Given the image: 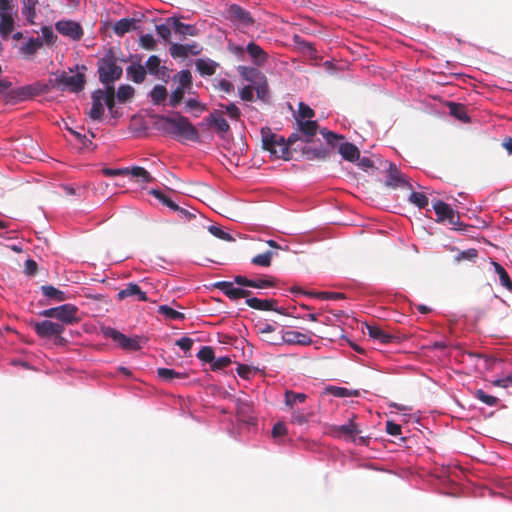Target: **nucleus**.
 <instances>
[{
    "mask_svg": "<svg viewBox=\"0 0 512 512\" xmlns=\"http://www.w3.org/2000/svg\"><path fill=\"white\" fill-rule=\"evenodd\" d=\"M263 148L269 151L276 158L289 160L291 159V151L287 147L286 139L271 131L270 128L261 129Z\"/></svg>",
    "mask_w": 512,
    "mask_h": 512,
    "instance_id": "nucleus-1",
    "label": "nucleus"
},
{
    "mask_svg": "<svg viewBox=\"0 0 512 512\" xmlns=\"http://www.w3.org/2000/svg\"><path fill=\"white\" fill-rule=\"evenodd\" d=\"M166 130L185 140L198 141L199 134L197 129L192 125L188 118L178 115L177 117H164Z\"/></svg>",
    "mask_w": 512,
    "mask_h": 512,
    "instance_id": "nucleus-2",
    "label": "nucleus"
},
{
    "mask_svg": "<svg viewBox=\"0 0 512 512\" xmlns=\"http://www.w3.org/2000/svg\"><path fill=\"white\" fill-rule=\"evenodd\" d=\"M40 315L46 318H54L60 321V324L73 325L80 322L79 309L73 304H63L58 307L45 309Z\"/></svg>",
    "mask_w": 512,
    "mask_h": 512,
    "instance_id": "nucleus-3",
    "label": "nucleus"
},
{
    "mask_svg": "<svg viewBox=\"0 0 512 512\" xmlns=\"http://www.w3.org/2000/svg\"><path fill=\"white\" fill-rule=\"evenodd\" d=\"M122 68L112 52L106 54L98 63L99 80L102 84L114 83L122 76Z\"/></svg>",
    "mask_w": 512,
    "mask_h": 512,
    "instance_id": "nucleus-4",
    "label": "nucleus"
},
{
    "mask_svg": "<svg viewBox=\"0 0 512 512\" xmlns=\"http://www.w3.org/2000/svg\"><path fill=\"white\" fill-rule=\"evenodd\" d=\"M314 333L311 331L299 332L295 330L283 331L280 337H270L266 342L271 345H281L283 343L288 345L309 346L312 344V337Z\"/></svg>",
    "mask_w": 512,
    "mask_h": 512,
    "instance_id": "nucleus-5",
    "label": "nucleus"
},
{
    "mask_svg": "<svg viewBox=\"0 0 512 512\" xmlns=\"http://www.w3.org/2000/svg\"><path fill=\"white\" fill-rule=\"evenodd\" d=\"M36 334L41 338H55L56 344H63L66 340L61 336L65 330L63 324L52 322L50 320H44L41 322H32Z\"/></svg>",
    "mask_w": 512,
    "mask_h": 512,
    "instance_id": "nucleus-6",
    "label": "nucleus"
},
{
    "mask_svg": "<svg viewBox=\"0 0 512 512\" xmlns=\"http://www.w3.org/2000/svg\"><path fill=\"white\" fill-rule=\"evenodd\" d=\"M86 78L83 73H77L69 76L66 73H62L60 76L53 80V87L65 91L69 90L74 93H78L84 89Z\"/></svg>",
    "mask_w": 512,
    "mask_h": 512,
    "instance_id": "nucleus-7",
    "label": "nucleus"
},
{
    "mask_svg": "<svg viewBox=\"0 0 512 512\" xmlns=\"http://www.w3.org/2000/svg\"><path fill=\"white\" fill-rule=\"evenodd\" d=\"M102 333L106 338L112 339L114 342L118 343V345L127 351H138L141 349L138 336L136 337H127L120 331L112 328V327H103Z\"/></svg>",
    "mask_w": 512,
    "mask_h": 512,
    "instance_id": "nucleus-8",
    "label": "nucleus"
},
{
    "mask_svg": "<svg viewBox=\"0 0 512 512\" xmlns=\"http://www.w3.org/2000/svg\"><path fill=\"white\" fill-rule=\"evenodd\" d=\"M433 209L437 216V222H447L454 229H460V216L447 203L438 200L433 203Z\"/></svg>",
    "mask_w": 512,
    "mask_h": 512,
    "instance_id": "nucleus-9",
    "label": "nucleus"
},
{
    "mask_svg": "<svg viewBox=\"0 0 512 512\" xmlns=\"http://www.w3.org/2000/svg\"><path fill=\"white\" fill-rule=\"evenodd\" d=\"M330 433L333 436L341 437V436H349L352 438L354 442L357 441L356 436H358L361 433V430L358 428V425L354 423L352 420L349 421V423L340 425V426H332L330 429ZM358 442L360 444H366L367 439L363 436L358 437Z\"/></svg>",
    "mask_w": 512,
    "mask_h": 512,
    "instance_id": "nucleus-10",
    "label": "nucleus"
},
{
    "mask_svg": "<svg viewBox=\"0 0 512 512\" xmlns=\"http://www.w3.org/2000/svg\"><path fill=\"white\" fill-rule=\"evenodd\" d=\"M228 15L230 20L239 28H249L254 24L251 14L239 5H231L228 9Z\"/></svg>",
    "mask_w": 512,
    "mask_h": 512,
    "instance_id": "nucleus-11",
    "label": "nucleus"
},
{
    "mask_svg": "<svg viewBox=\"0 0 512 512\" xmlns=\"http://www.w3.org/2000/svg\"><path fill=\"white\" fill-rule=\"evenodd\" d=\"M55 28L60 34L67 36L72 40H79L83 36L82 27L74 21H58L55 24Z\"/></svg>",
    "mask_w": 512,
    "mask_h": 512,
    "instance_id": "nucleus-12",
    "label": "nucleus"
},
{
    "mask_svg": "<svg viewBox=\"0 0 512 512\" xmlns=\"http://www.w3.org/2000/svg\"><path fill=\"white\" fill-rule=\"evenodd\" d=\"M92 107L88 112V116L92 120L100 121L104 115V91L102 89H96L92 95Z\"/></svg>",
    "mask_w": 512,
    "mask_h": 512,
    "instance_id": "nucleus-13",
    "label": "nucleus"
},
{
    "mask_svg": "<svg viewBox=\"0 0 512 512\" xmlns=\"http://www.w3.org/2000/svg\"><path fill=\"white\" fill-rule=\"evenodd\" d=\"M234 283L235 282L221 281L215 283L214 286L221 290L231 300H238L251 295V291L235 287Z\"/></svg>",
    "mask_w": 512,
    "mask_h": 512,
    "instance_id": "nucleus-14",
    "label": "nucleus"
},
{
    "mask_svg": "<svg viewBox=\"0 0 512 512\" xmlns=\"http://www.w3.org/2000/svg\"><path fill=\"white\" fill-rule=\"evenodd\" d=\"M234 282L240 286L258 289H264L275 286V278L271 276H266L265 278L252 280L248 279L245 276L237 275L234 277Z\"/></svg>",
    "mask_w": 512,
    "mask_h": 512,
    "instance_id": "nucleus-15",
    "label": "nucleus"
},
{
    "mask_svg": "<svg viewBox=\"0 0 512 512\" xmlns=\"http://www.w3.org/2000/svg\"><path fill=\"white\" fill-rule=\"evenodd\" d=\"M385 185L391 188L405 187L412 188L406 176L402 174L396 165L390 163L388 168V176Z\"/></svg>",
    "mask_w": 512,
    "mask_h": 512,
    "instance_id": "nucleus-16",
    "label": "nucleus"
},
{
    "mask_svg": "<svg viewBox=\"0 0 512 512\" xmlns=\"http://www.w3.org/2000/svg\"><path fill=\"white\" fill-rule=\"evenodd\" d=\"M128 297H135L138 301H148L146 292H144L137 283L130 282L125 288L117 293L118 300H124Z\"/></svg>",
    "mask_w": 512,
    "mask_h": 512,
    "instance_id": "nucleus-17",
    "label": "nucleus"
},
{
    "mask_svg": "<svg viewBox=\"0 0 512 512\" xmlns=\"http://www.w3.org/2000/svg\"><path fill=\"white\" fill-rule=\"evenodd\" d=\"M246 52L251 58L252 63L257 67H262L268 61V54L258 44L250 42L246 46Z\"/></svg>",
    "mask_w": 512,
    "mask_h": 512,
    "instance_id": "nucleus-18",
    "label": "nucleus"
},
{
    "mask_svg": "<svg viewBox=\"0 0 512 512\" xmlns=\"http://www.w3.org/2000/svg\"><path fill=\"white\" fill-rule=\"evenodd\" d=\"M319 125L314 120H297V130L300 132L303 142L309 143L316 135Z\"/></svg>",
    "mask_w": 512,
    "mask_h": 512,
    "instance_id": "nucleus-19",
    "label": "nucleus"
},
{
    "mask_svg": "<svg viewBox=\"0 0 512 512\" xmlns=\"http://www.w3.org/2000/svg\"><path fill=\"white\" fill-rule=\"evenodd\" d=\"M236 414L240 421L250 424L253 423V405L250 401L238 399L236 404Z\"/></svg>",
    "mask_w": 512,
    "mask_h": 512,
    "instance_id": "nucleus-20",
    "label": "nucleus"
},
{
    "mask_svg": "<svg viewBox=\"0 0 512 512\" xmlns=\"http://www.w3.org/2000/svg\"><path fill=\"white\" fill-rule=\"evenodd\" d=\"M218 67L219 63L210 58H199L195 60L196 71L203 77L214 75Z\"/></svg>",
    "mask_w": 512,
    "mask_h": 512,
    "instance_id": "nucleus-21",
    "label": "nucleus"
},
{
    "mask_svg": "<svg viewBox=\"0 0 512 512\" xmlns=\"http://www.w3.org/2000/svg\"><path fill=\"white\" fill-rule=\"evenodd\" d=\"M237 70L242 79L250 82L251 85H255L261 79H265V75L255 67L240 65L238 66Z\"/></svg>",
    "mask_w": 512,
    "mask_h": 512,
    "instance_id": "nucleus-22",
    "label": "nucleus"
},
{
    "mask_svg": "<svg viewBox=\"0 0 512 512\" xmlns=\"http://www.w3.org/2000/svg\"><path fill=\"white\" fill-rule=\"evenodd\" d=\"M366 328L368 335L371 338L378 340L380 343L388 344L393 342L395 339V336L387 333L377 325H367Z\"/></svg>",
    "mask_w": 512,
    "mask_h": 512,
    "instance_id": "nucleus-23",
    "label": "nucleus"
},
{
    "mask_svg": "<svg viewBox=\"0 0 512 512\" xmlns=\"http://www.w3.org/2000/svg\"><path fill=\"white\" fill-rule=\"evenodd\" d=\"M338 151L346 161L355 162L360 158L359 149L350 142L341 143Z\"/></svg>",
    "mask_w": 512,
    "mask_h": 512,
    "instance_id": "nucleus-24",
    "label": "nucleus"
},
{
    "mask_svg": "<svg viewBox=\"0 0 512 512\" xmlns=\"http://www.w3.org/2000/svg\"><path fill=\"white\" fill-rule=\"evenodd\" d=\"M208 124L216 128L217 133L224 134L229 131L230 126L225 118L221 116V112L214 111L207 118Z\"/></svg>",
    "mask_w": 512,
    "mask_h": 512,
    "instance_id": "nucleus-25",
    "label": "nucleus"
},
{
    "mask_svg": "<svg viewBox=\"0 0 512 512\" xmlns=\"http://www.w3.org/2000/svg\"><path fill=\"white\" fill-rule=\"evenodd\" d=\"M136 19L134 18H123L117 21L113 26L114 33L122 37L126 33L136 29Z\"/></svg>",
    "mask_w": 512,
    "mask_h": 512,
    "instance_id": "nucleus-26",
    "label": "nucleus"
},
{
    "mask_svg": "<svg viewBox=\"0 0 512 512\" xmlns=\"http://www.w3.org/2000/svg\"><path fill=\"white\" fill-rule=\"evenodd\" d=\"M168 21H172L174 32L180 36H196L198 34V29L194 25L182 23L176 18H169Z\"/></svg>",
    "mask_w": 512,
    "mask_h": 512,
    "instance_id": "nucleus-27",
    "label": "nucleus"
},
{
    "mask_svg": "<svg viewBox=\"0 0 512 512\" xmlns=\"http://www.w3.org/2000/svg\"><path fill=\"white\" fill-rule=\"evenodd\" d=\"M302 152L308 160H326L330 156V150L323 148V147H320V148L304 147L302 149Z\"/></svg>",
    "mask_w": 512,
    "mask_h": 512,
    "instance_id": "nucleus-28",
    "label": "nucleus"
},
{
    "mask_svg": "<svg viewBox=\"0 0 512 512\" xmlns=\"http://www.w3.org/2000/svg\"><path fill=\"white\" fill-rule=\"evenodd\" d=\"M128 175H131L136 178L138 182L143 184L151 183L155 180L145 168L140 166L128 168Z\"/></svg>",
    "mask_w": 512,
    "mask_h": 512,
    "instance_id": "nucleus-29",
    "label": "nucleus"
},
{
    "mask_svg": "<svg viewBox=\"0 0 512 512\" xmlns=\"http://www.w3.org/2000/svg\"><path fill=\"white\" fill-rule=\"evenodd\" d=\"M41 292L42 294L47 297L48 299L57 301V302H63L67 300L66 294L57 289L56 287L52 285H43L41 286Z\"/></svg>",
    "mask_w": 512,
    "mask_h": 512,
    "instance_id": "nucleus-30",
    "label": "nucleus"
},
{
    "mask_svg": "<svg viewBox=\"0 0 512 512\" xmlns=\"http://www.w3.org/2000/svg\"><path fill=\"white\" fill-rule=\"evenodd\" d=\"M448 107L450 110V114L454 116L456 119L467 123L470 121V118L467 114V110L465 105L455 102L448 103Z\"/></svg>",
    "mask_w": 512,
    "mask_h": 512,
    "instance_id": "nucleus-31",
    "label": "nucleus"
},
{
    "mask_svg": "<svg viewBox=\"0 0 512 512\" xmlns=\"http://www.w3.org/2000/svg\"><path fill=\"white\" fill-rule=\"evenodd\" d=\"M22 14L25 16L26 20L30 24H34V19L36 18V6L38 5V0H22Z\"/></svg>",
    "mask_w": 512,
    "mask_h": 512,
    "instance_id": "nucleus-32",
    "label": "nucleus"
},
{
    "mask_svg": "<svg viewBox=\"0 0 512 512\" xmlns=\"http://www.w3.org/2000/svg\"><path fill=\"white\" fill-rule=\"evenodd\" d=\"M157 375L159 378H161L163 381H166V382H173L175 379L187 378L186 373L177 372V371H175L173 369H169V368H158Z\"/></svg>",
    "mask_w": 512,
    "mask_h": 512,
    "instance_id": "nucleus-33",
    "label": "nucleus"
},
{
    "mask_svg": "<svg viewBox=\"0 0 512 512\" xmlns=\"http://www.w3.org/2000/svg\"><path fill=\"white\" fill-rule=\"evenodd\" d=\"M14 29V20L9 13H1L0 35L8 38Z\"/></svg>",
    "mask_w": 512,
    "mask_h": 512,
    "instance_id": "nucleus-34",
    "label": "nucleus"
},
{
    "mask_svg": "<svg viewBox=\"0 0 512 512\" xmlns=\"http://www.w3.org/2000/svg\"><path fill=\"white\" fill-rule=\"evenodd\" d=\"M307 399V395L304 393H296L291 390L285 392V405L290 409H293L295 405L304 403Z\"/></svg>",
    "mask_w": 512,
    "mask_h": 512,
    "instance_id": "nucleus-35",
    "label": "nucleus"
},
{
    "mask_svg": "<svg viewBox=\"0 0 512 512\" xmlns=\"http://www.w3.org/2000/svg\"><path fill=\"white\" fill-rule=\"evenodd\" d=\"M277 256V252L266 251L258 254L251 259V263L260 267H269L272 263V258Z\"/></svg>",
    "mask_w": 512,
    "mask_h": 512,
    "instance_id": "nucleus-36",
    "label": "nucleus"
},
{
    "mask_svg": "<svg viewBox=\"0 0 512 512\" xmlns=\"http://www.w3.org/2000/svg\"><path fill=\"white\" fill-rule=\"evenodd\" d=\"M127 74L130 76L133 82L142 83L146 77V70L140 64H133L127 68Z\"/></svg>",
    "mask_w": 512,
    "mask_h": 512,
    "instance_id": "nucleus-37",
    "label": "nucleus"
},
{
    "mask_svg": "<svg viewBox=\"0 0 512 512\" xmlns=\"http://www.w3.org/2000/svg\"><path fill=\"white\" fill-rule=\"evenodd\" d=\"M492 264L494 266L495 272L499 276L500 284L508 290H512V281L507 271L497 262H492Z\"/></svg>",
    "mask_w": 512,
    "mask_h": 512,
    "instance_id": "nucleus-38",
    "label": "nucleus"
},
{
    "mask_svg": "<svg viewBox=\"0 0 512 512\" xmlns=\"http://www.w3.org/2000/svg\"><path fill=\"white\" fill-rule=\"evenodd\" d=\"M43 46L40 38H30L28 42L21 47V51L25 55H33Z\"/></svg>",
    "mask_w": 512,
    "mask_h": 512,
    "instance_id": "nucleus-39",
    "label": "nucleus"
},
{
    "mask_svg": "<svg viewBox=\"0 0 512 512\" xmlns=\"http://www.w3.org/2000/svg\"><path fill=\"white\" fill-rule=\"evenodd\" d=\"M154 104L159 105L167 98V89L163 85H156L150 92Z\"/></svg>",
    "mask_w": 512,
    "mask_h": 512,
    "instance_id": "nucleus-40",
    "label": "nucleus"
},
{
    "mask_svg": "<svg viewBox=\"0 0 512 512\" xmlns=\"http://www.w3.org/2000/svg\"><path fill=\"white\" fill-rule=\"evenodd\" d=\"M254 90L256 91L258 99H260L262 101H267L268 96H269V87H268L267 78L265 77V79H261L259 82H257L254 85Z\"/></svg>",
    "mask_w": 512,
    "mask_h": 512,
    "instance_id": "nucleus-41",
    "label": "nucleus"
},
{
    "mask_svg": "<svg viewBox=\"0 0 512 512\" xmlns=\"http://www.w3.org/2000/svg\"><path fill=\"white\" fill-rule=\"evenodd\" d=\"M150 193L155 197L157 198L163 205L169 207L170 209L172 210H177L179 209V206L174 202L172 201L171 198H169L168 196H166L163 192H161L160 190H156V189H153L150 191Z\"/></svg>",
    "mask_w": 512,
    "mask_h": 512,
    "instance_id": "nucleus-42",
    "label": "nucleus"
},
{
    "mask_svg": "<svg viewBox=\"0 0 512 512\" xmlns=\"http://www.w3.org/2000/svg\"><path fill=\"white\" fill-rule=\"evenodd\" d=\"M158 312L172 320H183L185 318L183 313L176 311L167 305L159 306Z\"/></svg>",
    "mask_w": 512,
    "mask_h": 512,
    "instance_id": "nucleus-43",
    "label": "nucleus"
},
{
    "mask_svg": "<svg viewBox=\"0 0 512 512\" xmlns=\"http://www.w3.org/2000/svg\"><path fill=\"white\" fill-rule=\"evenodd\" d=\"M134 95V88L130 85H121L116 93L119 102L124 103Z\"/></svg>",
    "mask_w": 512,
    "mask_h": 512,
    "instance_id": "nucleus-44",
    "label": "nucleus"
},
{
    "mask_svg": "<svg viewBox=\"0 0 512 512\" xmlns=\"http://www.w3.org/2000/svg\"><path fill=\"white\" fill-rule=\"evenodd\" d=\"M477 258H478V250L474 249V248H470V249H467V250L459 252L455 256L454 260L456 262H461V261H464V260L471 261V262H476Z\"/></svg>",
    "mask_w": 512,
    "mask_h": 512,
    "instance_id": "nucleus-45",
    "label": "nucleus"
},
{
    "mask_svg": "<svg viewBox=\"0 0 512 512\" xmlns=\"http://www.w3.org/2000/svg\"><path fill=\"white\" fill-rule=\"evenodd\" d=\"M69 132L75 137L81 148H89L90 145H92V138L95 137L93 133H91L90 137H88L87 135L81 134L73 129H69Z\"/></svg>",
    "mask_w": 512,
    "mask_h": 512,
    "instance_id": "nucleus-46",
    "label": "nucleus"
},
{
    "mask_svg": "<svg viewBox=\"0 0 512 512\" xmlns=\"http://www.w3.org/2000/svg\"><path fill=\"white\" fill-rule=\"evenodd\" d=\"M475 397L488 406H495L499 402L497 397L489 395L481 389L475 391Z\"/></svg>",
    "mask_w": 512,
    "mask_h": 512,
    "instance_id": "nucleus-47",
    "label": "nucleus"
},
{
    "mask_svg": "<svg viewBox=\"0 0 512 512\" xmlns=\"http://www.w3.org/2000/svg\"><path fill=\"white\" fill-rule=\"evenodd\" d=\"M312 416H313L312 412L304 413L299 410H294L292 412L291 422L298 424V425H304L309 422V420Z\"/></svg>",
    "mask_w": 512,
    "mask_h": 512,
    "instance_id": "nucleus-48",
    "label": "nucleus"
},
{
    "mask_svg": "<svg viewBox=\"0 0 512 512\" xmlns=\"http://www.w3.org/2000/svg\"><path fill=\"white\" fill-rule=\"evenodd\" d=\"M208 231L215 236L216 238H219L224 241L232 242L235 241V238L230 235L229 233L223 231L220 227L215 225H210L208 227Z\"/></svg>",
    "mask_w": 512,
    "mask_h": 512,
    "instance_id": "nucleus-49",
    "label": "nucleus"
},
{
    "mask_svg": "<svg viewBox=\"0 0 512 512\" xmlns=\"http://www.w3.org/2000/svg\"><path fill=\"white\" fill-rule=\"evenodd\" d=\"M409 200L419 208H425L429 203L428 197L420 192H412Z\"/></svg>",
    "mask_w": 512,
    "mask_h": 512,
    "instance_id": "nucleus-50",
    "label": "nucleus"
},
{
    "mask_svg": "<svg viewBox=\"0 0 512 512\" xmlns=\"http://www.w3.org/2000/svg\"><path fill=\"white\" fill-rule=\"evenodd\" d=\"M261 311H275L279 314L286 315V311L284 308L277 307V300L274 299H265L262 300Z\"/></svg>",
    "mask_w": 512,
    "mask_h": 512,
    "instance_id": "nucleus-51",
    "label": "nucleus"
},
{
    "mask_svg": "<svg viewBox=\"0 0 512 512\" xmlns=\"http://www.w3.org/2000/svg\"><path fill=\"white\" fill-rule=\"evenodd\" d=\"M258 369L246 364H238L237 374L243 379H250L257 373Z\"/></svg>",
    "mask_w": 512,
    "mask_h": 512,
    "instance_id": "nucleus-52",
    "label": "nucleus"
},
{
    "mask_svg": "<svg viewBox=\"0 0 512 512\" xmlns=\"http://www.w3.org/2000/svg\"><path fill=\"white\" fill-rule=\"evenodd\" d=\"M308 295L325 300L345 299V295L339 292H311Z\"/></svg>",
    "mask_w": 512,
    "mask_h": 512,
    "instance_id": "nucleus-53",
    "label": "nucleus"
},
{
    "mask_svg": "<svg viewBox=\"0 0 512 512\" xmlns=\"http://www.w3.org/2000/svg\"><path fill=\"white\" fill-rule=\"evenodd\" d=\"M197 357L203 362L212 364L215 358L214 350L210 346H203L197 353Z\"/></svg>",
    "mask_w": 512,
    "mask_h": 512,
    "instance_id": "nucleus-54",
    "label": "nucleus"
},
{
    "mask_svg": "<svg viewBox=\"0 0 512 512\" xmlns=\"http://www.w3.org/2000/svg\"><path fill=\"white\" fill-rule=\"evenodd\" d=\"M178 81L181 88H191L192 86V75L189 70H182L177 74Z\"/></svg>",
    "mask_w": 512,
    "mask_h": 512,
    "instance_id": "nucleus-55",
    "label": "nucleus"
},
{
    "mask_svg": "<svg viewBox=\"0 0 512 512\" xmlns=\"http://www.w3.org/2000/svg\"><path fill=\"white\" fill-rule=\"evenodd\" d=\"M169 51H170V55L173 58H186L187 57L186 47L184 46V44L171 43Z\"/></svg>",
    "mask_w": 512,
    "mask_h": 512,
    "instance_id": "nucleus-56",
    "label": "nucleus"
},
{
    "mask_svg": "<svg viewBox=\"0 0 512 512\" xmlns=\"http://www.w3.org/2000/svg\"><path fill=\"white\" fill-rule=\"evenodd\" d=\"M298 116L301 118L300 120H311L315 116V112L307 104L300 102L298 105Z\"/></svg>",
    "mask_w": 512,
    "mask_h": 512,
    "instance_id": "nucleus-57",
    "label": "nucleus"
},
{
    "mask_svg": "<svg viewBox=\"0 0 512 512\" xmlns=\"http://www.w3.org/2000/svg\"><path fill=\"white\" fill-rule=\"evenodd\" d=\"M42 37L46 45L50 46L53 45L56 40L57 36L54 34L52 27L50 26H43L41 28Z\"/></svg>",
    "mask_w": 512,
    "mask_h": 512,
    "instance_id": "nucleus-58",
    "label": "nucleus"
},
{
    "mask_svg": "<svg viewBox=\"0 0 512 512\" xmlns=\"http://www.w3.org/2000/svg\"><path fill=\"white\" fill-rule=\"evenodd\" d=\"M185 89L181 87H177L171 94L169 99V105L172 107H177L184 98Z\"/></svg>",
    "mask_w": 512,
    "mask_h": 512,
    "instance_id": "nucleus-59",
    "label": "nucleus"
},
{
    "mask_svg": "<svg viewBox=\"0 0 512 512\" xmlns=\"http://www.w3.org/2000/svg\"><path fill=\"white\" fill-rule=\"evenodd\" d=\"M160 63H161V60L158 56L151 55L146 62V67H147L149 73L157 74L158 70H159Z\"/></svg>",
    "mask_w": 512,
    "mask_h": 512,
    "instance_id": "nucleus-60",
    "label": "nucleus"
},
{
    "mask_svg": "<svg viewBox=\"0 0 512 512\" xmlns=\"http://www.w3.org/2000/svg\"><path fill=\"white\" fill-rule=\"evenodd\" d=\"M320 133L323 135V137L325 138L326 142L329 145H331V146H335L337 140H340V139L344 138L342 135H338V134H336V133H334L332 131H328L325 128L320 130Z\"/></svg>",
    "mask_w": 512,
    "mask_h": 512,
    "instance_id": "nucleus-61",
    "label": "nucleus"
},
{
    "mask_svg": "<svg viewBox=\"0 0 512 512\" xmlns=\"http://www.w3.org/2000/svg\"><path fill=\"white\" fill-rule=\"evenodd\" d=\"M140 45L146 50H154L156 42L151 34H144L140 36Z\"/></svg>",
    "mask_w": 512,
    "mask_h": 512,
    "instance_id": "nucleus-62",
    "label": "nucleus"
},
{
    "mask_svg": "<svg viewBox=\"0 0 512 512\" xmlns=\"http://www.w3.org/2000/svg\"><path fill=\"white\" fill-rule=\"evenodd\" d=\"M239 95L243 101L252 102L254 100V85L244 86L239 90Z\"/></svg>",
    "mask_w": 512,
    "mask_h": 512,
    "instance_id": "nucleus-63",
    "label": "nucleus"
},
{
    "mask_svg": "<svg viewBox=\"0 0 512 512\" xmlns=\"http://www.w3.org/2000/svg\"><path fill=\"white\" fill-rule=\"evenodd\" d=\"M231 364V359L227 356L219 357L217 359L214 358L211 368L213 370H221L228 367Z\"/></svg>",
    "mask_w": 512,
    "mask_h": 512,
    "instance_id": "nucleus-64",
    "label": "nucleus"
}]
</instances>
